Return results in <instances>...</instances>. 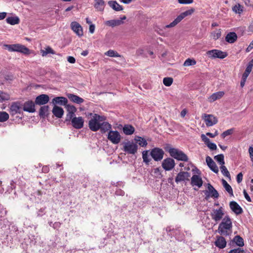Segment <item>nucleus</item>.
I'll list each match as a JSON object with an SVG mask.
<instances>
[{"label":"nucleus","instance_id":"23","mask_svg":"<svg viewBox=\"0 0 253 253\" xmlns=\"http://www.w3.org/2000/svg\"><path fill=\"white\" fill-rule=\"evenodd\" d=\"M23 110L30 113L35 111V104L32 101H28L24 103L23 105Z\"/></svg>","mask_w":253,"mask_h":253},{"label":"nucleus","instance_id":"6","mask_svg":"<svg viewBox=\"0 0 253 253\" xmlns=\"http://www.w3.org/2000/svg\"><path fill=\"white\" fill-rule=\"evenodd\" d=\"M124 151L129 154H135L138 150L137 145L132 141H127L124 143Z\"/></svg>","mask_w":253,"mask_h":253},{"label":"nucleus","instance_id":"48","mask_svg":"<svg viewBox=\"0 0 253 253\" xmlns=\"http://www.w3.org/2000/svg\"><path fill=\"white\" fill-rule=\"evenodd\" d=\"M9 118V115L5 112H0V122L7 121Z\"/></svg>","mask_w":253,"mask_h":253},{"label":"nucleus","instance_id":"49","mask_svg":"<svg viewBox=\"0 0 253 253\" xmlns=\"http://www.w3.org/2000/svg\"><path fill=\"white\" fill-rule=\"evenodd\" d=\"M221 35L220 29H218L211 33V36L213 40H216L219 39Z\"/></svg>","mask_w":253,"mask_h":253},{"label":"nucleus","instance_id":"58","mask_svg":"<svg viewBox=\"0 0 253 253\" xmlns=\"http://www.w3.org/2000/svg\"><path fill=\"white\" fill-rule=\"evenodd\" d=\"M67 61L70 63H75L76 62L75 58L73 56H68L67 57Z\"/></svg>","mask_w":253,"mask_h":253},{"label":"nucleus","instance_id":"39","mask_svg":"<svg viewBox=\"0 0 253 253\" xmlns=\"http://www.w3.org/2000/svg\"><path fill=\"white\" fill-rule=\"evenodd\" d=\"M233 242L239 247H243L244 245L243 239L240 236H236L233 239Z\"/></svg>","mask_w":253,"mask_h":253},{"label":"nucleus","instance_id":"55","mask_svg":"<svg viewBox=\"0 0 253 253\" xmlns=\"http://www.w3.org/2000/svg\"><path fill=\"white\" fill-rule=\"evenodd\" d=\"M207 145L211 150H214L217 149L216 144L214 143L211 142V141Z\"/></svg>","mask_w":253,"mask_h":253},{"label":"nucleus","instance_id":"57","mask_svg":"<svg viewBox=\"0 0 253 253\" xmlns=\"http://www.w3.org/2000/svg\"><path fill=\"white\" fill-rule=\"evenodd\" d=\"M178 1L181 4H190L193 2V0H178Z\"/></svg>","mask_w":253,"mask_h":253},{"label":"nucleus","instance_id":"43","mask_svg":"<svg viewBox=\"0 0 253 253\" xmlns=\"http://www.w3.org/2000/svg\"><path fill=\"white\" fill-rule=\"evenodd\" d=\"M48 108L49 107L48 106H43L41 107L39 111V115L40 117L44 118L47 114Z\"/></svg>","mask_w":253,"mask_h":253},{"label":"nucleus","instance_id":"53","mask_svg":"<svg viewBox=\"0 0 253 253\" xmlns=\"http://www.w3.org/2000/svg\"><path fill=\"white\" fill-rule=\"evenodd\" d=\"M233 130H234L233 128H231V129H229L224 131L221 134V137L223 138H224L227 136L232 134L233 132Z\"/></svg>","mask_w":253,"mask_h":253},{"label":"nucleus","instance_id":"38","mask_svg":"<svg viewBox=\"0 0 253 253\" xmlns=\"http://www.w3.org/2000/svg\"><path fill=\"white\" fill-rule=\"evenodd\" d=\"M134 140L141 147H146L147 145V142L145 139L140 136H136Z\"/></svg>","mask_w":253,"mask_h":253},{"label":"nucleus","instance_id":"46","mask_svg":"<svg viewBox=\"0 0 253 253\" xmlns=\"http://www.w3.org/2000/svg\"><path fill=\"white\" fill-rule=\"evenodd\" d=\"M214 160L221 166L224 165V156L223 154L217 155L214 157Z\"/></svg>","mask_w":253,"mask_h":253},{"label":"nucleus","instance_id":"22","mask_svg":"<svg viewBox=\"0 0 253 253\" xmlns=\"http://www.w3.org/2000/svg\"><path fill=\"white\" fill-rule=\"evenodd\" d=\"M191 183L192 186H196L198 188H200L203 185V180L200 176L194 174L191 177Z\"/></svg>","mask_w":253,"mask_h":253},{"label":"nucleus","instance_id":"54","mask_svg":"<svg viewBox=\"0 0 253 253\" xmlns=\"http://www.w3.org/2000/svg\"><path fill=\"white\" fill-rule=\"evenodd\" d=\"M228 253H246L242 249L238 248L237 249H235L233 250H231Z\"/></svg>","mask_w":253,"mask_h":253},{"label":"nucleus","instance_id":"64","mask_svg":"<svg viewBox=\"0 0 253 253\" xmlns=\"http://www.w3.org/2000/svg\"><path fill=\"white\" fill-rule=\"evenodd\" d=\"M253 48V41H252L249 46L246 49L247 52H249Z\"/></svg>","mask_w":253,"mask_h":253},{"label":"nucleus","instance_id":"32","mask_svg":"<svg viewBox=\"0 0 253 253\" xmlns=\"http://www.w3.org/2000/svg\"><path fill=\"white\" fill-rule=\"evenodd\" d=\"M94 7L98 11H103L104 8L105 2L103 0H95Z\"/></svg>","mask_w":253,"mask_h":253},{"label":"nucleus","instance_id":"42","mask_svg":"<svg viewBox=\"0 0 253 253\" xmlns=\"http://www.w3.org/2000/svg\"><path fill=\"white\" fill-rule=\"evenodd\" d=\"M232 10L235 13L240 14L243 11V7L239 3H237L232 7Z\"/></svg>","mask_w":253,"mask_h":253},{"label":"nucleus","instance_id":"13","mask_svg":"<svg viewBox=\"0 0 253 253\" xmlns=\"http://www.w3.org/2000/svg\"><path fill=\"white\" fill-rule=\"evenodd\" d=\"M175 165V162L173 159L168 158L163 160L162 166L165 170L169 171L174 168Z\"/></svg>","mask_w":253,"mask_h":253},{"label":"nucleus","instance_id":"10","mask_svg":"<svg viewBox=\"0 0 253 253\" xmlns=\"http://www.w3.org/2000/svg\"><path fill=\"white\" fill-rule=\"evenodd\" d=\"M204 192L206 196L205 198L206 200H208L210 197L217 198L219 197L217 191L209 183L208 184L207 190L204 191Z\"/></svg>","mask_w":253,"mask_h":253},{"label":"nucleus","instance_id":"63","mask_svg":"<svg viewBox=\"0 0 253 253\" xmlns=\"http://www.w3.org/2000/svg\"><path fill=\"white\" fill-rule=\"evenodd\" d=\"M89 32L91 34H93L95 31V25L94 24H90L89 28Z\"/></svg>","mask_w":253,"mask_h":253},{"label":"nucleus","instance_id":"40","mask_svg":"<svg viewBox=\"0 0 253 253\" xmlns=\"http://www.w3.org/2000/svg\"><path fill=\"white\" fill-rule=\"evenodd\" d=\"M148 150H145L142 152L143 161L146 165H148L151 160V158H150L149 156L148 155Z\"/></svg>","mask_w":253,"mask_h":253},{"label":"nucleus","instance_id":"35","mask_svg":"<svg viewBox=\"0 0 253 253\" xmlns=\"http://www.w3.org/2000/svg\"><path fill=\"white\" fill-rule=\"evenodd\" d=\"M41 53L42 56H46L48 54H55V51L50 47L47 46L45 49H41Z\"/></svg>","mask_w":253,"mask_h":253},{"label":"nucleus","instance_id":"16","mask_svg":"<svg viewBox=\"0 0 253 253\" xmlns=\"http://www.w3.org/2000/svg\"><path fill=\"white\" fill-rule=\"evenodd\" d=\"M22 109V105L18 102L13 103L10 107V113L12 115L20 113Z\"/></svg>","mask_w":253,"mask_h":253},{"label":"nucleus","instance_id":"4","mask_svg":"<svg viewBox=\"0 0 253 253\" xmlns=\"http://www.w3.org/2000/svg\"><path fill=\"white\" fill-rule=\"evenodd\" d=\"M170 156L178 161L187 162L188 158L187 156L182 151L174 148H170L168 150Z\"/></svg>","mask_w":253,"mask_h":253},{"label":"nucleus","instance_id":"11","mask_svg":"<svg viewBox=\"0 0 253 253\" xmlns=\"http://www.w3.org/2000/svg\"><path fill=\"white\" fill-rule=\"evenodd\" d=\"M224 215V212L222 207H220L218 209L213 210L211 214V218L216 222L221 220Z\"/></svg>","mask_w":253,"mask_h":253},{"label":"nucleus","instance_id":"50","mask_svg":"<svg viewBox=\"0 0 253 253\" xmlns=\"http://www.w3.org/2000/svg\"><path fill=\"white\" fill-rule=\"evenodd\" d=\"M10 98L9 94L4 93L0 90V102H2L5 100H8Z\"/></svg>","mask_w":253,"mask_h":253},{"label":"nucleus","instance_id":"62","mask_svg":"<svg viewBox=\"0 0 253 253\" xmlns=\"http://www.w3.org/2000/svg\"><path fill=\"white\" fill-rule=\"evenodd\" d=\"M249 152L250 153V156L251 160L253 162V147H250L249 148Z\"/></svg>","mask_w":253,"mask_h":253},{"label":"nucleus","instance_id":"26","mask_svg":"<svg viewBox=\"0 0 253 253\" xmlns=\"http://www.w3.org/2000/svg\"><path fill=\"white\" fill-rule=\"evenodd\" d=\"M224 95V91H218L212 94L209 98L208 101L210 102H214V101L220 99Z\"/></svg>","mask_w":253,"mask_h":253},{"label":"nucleus","instance_id":"44","mask_svg":"<svg viewBox=\"0 0 253 253\" xmlns=\"http://www.w3.org/2000/svg\"><path fill=\"white\" fill-rule=\"evenodd\" d=\"M105 55L109 57H118L121 56V55L117 51L112 49H110L106 52L105 53Z\"/></svg>","mask_w":253,"mask_h":253},{"label":"nucleus","instance_id":"20","mask_svg":"<svg viewBox=\"0 0 253 253\" xmlns=\"http://www.w3.org/2000/svg\"><path fill=\"white\" fill-rule=\"evenodd\" d=\"M66 108L68 112L66 121H68L70 120L75 116V113L77 111V109L74 106L69 104L66 105Z\"/></svg>","mask_w":253,"mask_h":253},{"label":"nucleus","instance_id":"21","mask_svg":"<svg viewBox=\"0 0 253 253\" xmlns=\"http://www.w3.org/2000/svg\"><path fill=\"white\" fill-rule=\"evenodd\" d=\"M231 210L236 214H240L243 212L242 208L235 201H232L229 204Z\"/></svg>","mask_w":253,"mask_h":253},{"label":"nucleus","instance_id":"2","mask_svg":"<svg viewBox=\"0 0 253 253\" xmlns=\"http://www.w3.org/2000/svg\"><path fill=\"white\" fill-rule=\"evenodd\" d=\"M90 118L88 122V127L93 131H96L100 128V124L105 120L106 118L97 114H90Z\"/></svg>","mask_w":253,"mask_h":253},{"label":"nucleus","instance_id":"15","mask_svg":"<svg viewBox=\"0 0 253 253\" xmlns=\"http://www.w3.org/2000/svg\"><path fill=\"white\" fill-rule=\"evenodd\" d=\"M71 29L79 37L83 36V31L81 25L78 22L74 21L71 23Z\"/></svg>","mask_w":253,"mask_h":253},{"label":"nucleus","instance_id":"59","mask_svg":"<svg viewBox=\"0 0 253 253\" xmlns=\"http://www.w3.org/2000/svg\"><path fill=\"white\" fill-rule=\"evenodd\" d=\"M243 179V174L241 172L238 174L237 176V181L238 183H240Z\"/></svg>","mask_w":253,"mask_h":253},{"label":"nucleus","instance_id":"14","mask_svg":"<svg viewBox=\"0 0 253 253\" xmlns=\"http://www.w3.org/2000/svg\"><path fill=\"white\" fill-rule=\"evenodd\" d=\"M72 126L76 129H80L84 126V120L82 117H74L71 119Z\"/></svg>","mask_w":253,"mask_h":253},{"label":"nucleus","instance_id":"19","mask_svg":"<svg viewBox=\"0 0 253 253\" xmlns=\"http://www.w3.org/2000/svg\"><path fill=\"white\" fill-rule=\"evenodd\" d=\"M190 176V174L188 172L181 171L179 172L176 178H175V182L178 183L180 181H184L185 180H188L189 177Z\"/></svg>","mask_w":253,"mask_h":253},{"label":"nucleus","instance_id":"27","mask_svg":"<svg viewBox=\"0 0 253 253\" xmlns=\"http://www.w3.org/2000/svg\"><path fill=\"white\" fill-rule=\"evenodd\" d=\"M52 112L53 115L58 118H62L64 114L63 109L61 107L56 105L54 106Z\"/></svg>","mask_w":253,"mask_h":253},{"label":"nucleus","instance_id":"5","mask_svg":"<svg viewBox=\"0 0 253 253\" xmlns=\"http://www.w3.org/2000/svg\"><path fill=\"white\" fill-rule=\"evenodd\" d=\"M195 11L194 8H191L190 9L186 10L181 13L178 15L176 19L169 24L165 26V28H169L175 26L178 23H179L183 18L186 16L192 15Z\"/></svg>","mask_w":253,"mask_h":253},{"label":"nucleus","instance_id":"24","mask_svg":"<svg viewBox=\"0 0 253 253\" xmlns=\"http://www.w3.org/2000/svg\"><path fill=\"white\" fill-rule=\"evenodd\" d=\"M238 39V36L236 33L234 32H229L225 36V40L226 42L229 43L235 42Z\"/></svg>","mask_w":253,"mask_h":253},{"label":"nucleus","instance_id":"17","mask_svg":"<svg viewBox=\"0 0 253 253\" xmlns=\"http://www.w3.org/2000/svg\"><path fill=\"white\" fill-rule=\"evenodd\" d=\"M49 98L47 95L42 94L36 98L35 103L39 105H44L49 101Z\"/></svg>","mask_w":253,"mask_h":253},{"label":"nucleus","instance_id":"61","mask_svg":"<svg viewBox=\"0 0 253 253\" xmlns=\"http://www.w3.org/2000/svg\"><path fill=\"white\" fill-rule=\"evenodd\" d=\"M243 193H244L245 199L248 202H251V199L249 195H248V194L247 193V192H246V191L245 190H244Z\"/></svg>","mask_w":253,"mask_h":253},{"label":"nucleus","instance_id":"18","mask_svg":"<svg viewBox=\"0 0 253 253\" xmlns=\"http://www.w3.org/2000/svg\"><path fill=\"white\" fill-rule=\"evenodd\" d=\"M226 241L223 236H216V239L214 242V245L216 247L220 249H224L226 246Z\"/></svg>","mask_w":253,"mask_h":253},{"label":"nucleus","instance_id":"41","mask_svg":"<svg viewBox=\"0 0 253 253\" xmlns=\"http://www.w3.org/2000/svg\"><path fill=\"white\" fill-rule=\"evenodd\" d=\"M151 174L152 176L156 178H161L162 177L161 171L159 168H155L152 169Z\"/></svg>","mask_w":253,"mask_h":253},{"label":"nucleus","instance_id":"51","mask_svg":"<svg viewBox=\"0 0 253 253\" xmlns=\"http://www.w3.org/2000/svg\"><path fill=\"white\" fill-rule=\"evenodd\" d=\"M196 64V61L194 59L188 58L184 62L183 65L184 66H190L192 65H194Z\"/></svg>","mask_w":253,"mask_h":253},{"label":"nucleus","instance_id":"7","mask_svg":"<svg viewBox=\"0 0 253 253\" xmlns=\"http://www.w3.org/2000/svg\"><path fill=\"white\" fill-rule=\"evenodd\" d=\"M207 55L209 57L212 59L216 58L223 59L228 55L226 52H224L217 49L209 50L207 52Z\"/></svg>","mask_w":253,"mask_h":253},{"label":"nucleus","instance_id":"29","mask_svg":"<svg viewBox=\"0 0 253 253\" xmlns=\"http://www.w3.org/2000/svg\"><path fill=\"white\" fill-rule=\"evenodd\" d=\"M68 97L72 101L79 104L82 103L84 101L82 98L73 94H69Z\"/></svg>","mask_w":253,"mask_h":253},{"label":"nucleus","instance_id":"47","mask_svg":"<svg viewBox=\"0 0 253 253\" xmlns=\"http://www.w3.org/2000/svg\"><path fill=\"white\" fill-rule=\"evenodd\" d=\"M163 82L165 85L169 86L173 83V79L171 77H166L163 79Z\"/></svg>","mask_w":253,"mask_h":253},{"label":"nucleus","instance_id":"30","mask_svg":"<svg viewBox=\"0 0 253 253\" xmlns=\"http://www.w3.org/2000/svg\"><path fill=\"white\" fill-rule=\"evenodd\" d=\"M100 129L101 132L105 133L111 128V125L108 122L105 121L101 122L100 125Z\"/></svg>","mask_w":253,"mask_h":253},{"label":"nucleus","instance_id":"36","mask_svg":"<svg viewBox=\"0 0 253 253\" xmlns=\"http://www.w3.org/2000/svg\"><path fill=\"white\" fill-rule=\"evenodd\" d=\"M222 183L223 187L226 191L230 194V195L233 196L232 188L231 186L227 182V181L223 179L222 180Z\"/></svg>","mask_w":253,"mask_h":253},{"label":"nucleus","instance_id":"45","mask_svg":"<svg viewBox=\"0 0 253 253\" xmlns=\"http://www.w3.org/2000/svg\"><path fill=\"white\" fill-rule=\"evenodd\" d=\"M221 172L222 174L226 177L231 179V176L229 172L225 166L222 165L220 167Z\"/></svg>","mask_w":253,"mask_h":253},{"label":"nucleus","instance_id":"3","mask_svg":"<svg viewBox=\"0 0 253 253\" xmlns=\"http://www.w3.org/2000/svg\"><path fill=\"white\" fill-rule=\"evenodd\" d=\"M3 47L10 52H19L25 54H29L30 50L25 45L20 44H4Z\"/></svg>","mask_w":253,"mask_h":253},{"label":"nucleus","instance_id":"52","mask_svg":"<svg viewBox=\"0 0 253 253\" xmlns=\"http://www.w3.org/2000/svg\"><path fill=\"white\" fill-rule=\"evenodd\" d=\"M208 167L214 172L216 173H217L218 172V168L214 162L211 163V164L209 165Z\"/></svg>","mask_w":253,"mask_h":253},{"label":"nucleus","instance_id":"9","mask_svg":"<svg viewBox=\"0 0 253 253\" xmlns=\"http://www.w3.org/2000/svg\"><path fill=\"white\" fill-rule=\"evenodd\" d=\"M164 151L159 148H154L150 152V155L155 161H161L164 157Z\"/></svg>","mask_w":253,"mask_h":253},{"label":"nucleus","instance_id":"31","mask_svg":"<svg viewBox=\"0 0 253 253\" xmlns=\"http://www.w3.org/2000/svg\"><path fill=\"white\" fill-rule=\"evenodd\" d=\"M108 4L112 8L116 11H121L123 9L122 6L120 5L116 1H109Z\"/></svg>","mask_w":253,"mask_h":253},{"label":"nucleus","instance_id":"12","mask_svg":"<svg viewBox=\"0 0 253 253\" xmlns=\"http://www.w3.org/2000/svg\"><path fill=\"white\" fill-rule=\"evenodd\" d=\"M203 119L207 126H211L217 124V119L212 115L204 114L202 117Z\"/></svg>","mask_w":253,"mask_h":253},{"label":"nucleus","instance_id":"1","mask_svg":"<svg viewBox=\"0 0 253 253\" xmlns=\"http://www.w3.org/2000/svg\"><path fill=\"white\" fill-rule=\"evenodd\" d=\"M232 222L228 215L225 216L219 224L217 231L221 235L228 236L232 233Z\"/></svg>","mask_w":253,"mask_h":253},{"label":"nucleus","instance_id":"60","mask_svg":"<svg viewBox=\"0 0 253 253\" xmlns=\"http://www.w3.org/2000/svg\"><path fill=\"white\" fill-rule=\"evenodd\" d=\"M206 163H207L208 166L210 164H211L213 162H214V161L212 160V159L210 156H207L206 157Z\"/></svg>","mask_w":253,"mask_h":253},{"label":"nucleus","instance_id":"34","mask_svg":"<svg viewBox=\"0 0 253 253\" xmlns=\"http://www.w3.org/2000/svg\"><path fill=\"white\" fill-rule=\"evenodd\" d=\"M123 23V22L122 20L115 19V20H111L107 21L106 22V24L108 26L114 27L116 26H119Z\"/></svg>","mask_w":253,"mask_h":253},{"label":"nucleus","instance_id":"33","mask_svg":"<svg viewBox=\"0 0 253 253\" xmlns=\"http://www.w3.org/2000/svg\"><path fill=\"white\" fill-rule=\"evenodd\" d=\"M135 129L131 125H125L123 127V131L126 135H131L134 132Z\"/></svg>","mask_w":253,"mask_h":253},{"label":"nucleus","instance_id":"28","mask_svg":"<svg viewBox=\"0 0 253 253\" xmlns=\"http://www.w3.org/2000/svg\"><path fill=\"white\" fill-rule=\"evenodd\" d=\"M252 70V68L248 65L246 69L243 74L242 81L240 83V85L241 87H243L245 85V82L246 81L247 78L249 76L250 73L251 72Z\"/></svg>","mask_w":253,"mask_h":253},{"label":"nucleus","instance_id":"37","mask_svg":"<svg viewBox=\"0 0 253 253\" xmlns=\"http://www.w3.org/2000/svg\"><path fill=\"white\" fill-rule=\"evenodd\" d=\"M6 21L7 23L14 25L19 23V19L18 17H8L6 18Z\"/></svg>","mask_w":253,"mask_h":253},{"label":"nucleus","instance_id":"25","mask_svg":"<svg viewBox=\"0 0 253 253\" xmlns=\"http://www.w3.org/2000/svg\"><path fill=\"white\" fill-rule=\"evenodd\" d=\"M52 102L55 105H65L68 102V100L64 97H56L52 99Z\"/></svg>","mask_w":253,"mask_h":253},{"label":"nucleus","instance_id":"56","mask_svg":"<svg viewBox=\"0 0 253 253\" xmlns=\"http://www.w3.org/2000/svg\"><path fill=\"white\" fill-rule=\"evenodd\" d=\"M201 139L202 140V141L203 142H204V143L207 145L210 142V140L209 138H208L206 135L204 134H202L201 135Z\"/></svg>","mask_w":253,"mask_h":253},{"label":"nucleus","instance_id":"8","mask_svg":"<svg viewBox=\"0 0 253 253\" xmlns=\"http://www.w3.org/2000/svg\"><path fill=\"white\" fill-rule=\"evenodd\" d=\"M107 138L113 144H117L121 141L122 137L117 130H110L108 133Z\"/></svg>","mask_w":253,"mask_h":253}]
</instances>
